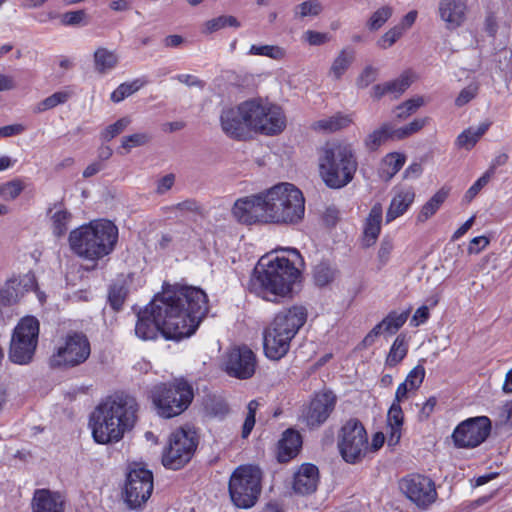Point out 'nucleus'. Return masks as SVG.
Here are the masks:
<instances>
[{
	"label": "nucleus",
	"mask_w": 512,
	"mask_h": 512,
	"mask_svg": "<svg viewBox=\"0 0 512 512\" xmlns=\"http://www.w3.org/2000/svg\"><path fill=\"white\" fill-rule=\"evenodd\" d=\"M208 310V298L202 289L167 287L138 313L135 334L143 340H153L159 333L166 339L180 340L196 331Z\"/></svg>",
	"instance_id": "obj_1"
},
{
	"label": "nucleus",
	"mask_w": 512,
	"mask_h": 512,
	"mask_svg": "<svg viewBox=\"0 0 512 512\" xmlns=\"http://www.w3.org/2000/svg\"><path fill=\"white\" fill-rule=\"evenodd\" d=\"M243 224H296L305 213L302 192L291 183H280L256 195L238 199L232 209Z\"/></svg>",
	"instance_id": "obj_2"
},
{
	"label": "nucleus",
	"mask_w": 512,
	"mask_h": 512,
	"mask_svg": "<svg viewBox=\"0 0 512 512\" xmlns=\"http://www.w3.org/2000/svg\"><path fill=\"white\" fill-rule=\"evenodd\" d=\"M302 265L303 259L296 249L266 254L255 266L248 289L266 301L278 302L291 293Z\"/></svg>",
	"instance_id": "obj_3"
},
{
	"label": "nucleus",
	"mask_w": 512,
	"mask_h": 512,
	"mask_svg": "<svg viewBox=\"0 0 512 512\" xmlns=\"http://www.w3.org/2000/svg\"><path fill=\"white\" fill-rule=\"evenodd\" d=\"M317 154L319 176L327 187L340 189L353 180L358 161L351 143L329 141L318 149Z\"/></svg>",
	"instance_id": "obj_4"
},
{
	"label": "nucleus",
	"mask_w": 512,
	"mask_h": 512,
	"mask_svg": "<svg viewBox=\"0 0 512 512\" xmlns=\"http://www.w3.org/2000/svg\"><path fill=\"white\" fill-rule=\"evenodd\" d=\"M68 240L71 250L77 256L97 262L114 251L118 228L109 220H93L72 230Z\"/></svg>",
	"instance_id": "obj_5"
},
{
	"label": "nucleus",
	"mask_w": 512,
	"mask_h": 512,
	"mask_svg": "<svg viewBox=\"0 0 512 512\" xmlns=\"http://www.w3.org/2000/svg\"><path fill=\"white\" fill-rule=\"evenodd\" d=\"M199 444V435L195 428L184 426L169 436L162 452V464L171 470L183 468L192 459Z\"/></svg>",
	"instance_id": "obj_6"
},
{
	"label": "nucleus",
	"mask_w": 512,
	"mask_h": 512,
	"mask_svg": "<svg viewBox=\"0 0 512 512\" xmlns=\"http://www.w3.org/2000/svg\"><path fill=\"white\" fill-rule=\"evenodd\" d=\"M261 492V471L252 465L239 466L229 480V493L238 508L255 505Z\"/></svg>",
	"instance_id": "obj_7"
},
{
	"label": "nucleus",
	"mask_w": 512,
	"mask_h": 512,
	"mask_svg": "<svg viewBox=\"0 0 512 512\" xmlns=\"http://www.w3.org/2000/svg\"><path fill=\"white\" fill-rule=\"evenodd\" d=\"M151 398L161 416H180L191 404L193 390L184 380L169 386L161 383L153 387Z\"/></svg>",
	"instance_id": "obj_8"
},
{
	"label": "nucleus",
	"mask_w": 512,
	"mask_h": 512,
	"mask_svg": "<svg viewBox=\"0 0 512 512\" xmlns=\"http://www.w3.org/2000/svg\"><path fill=\"white\" fill-rule=\"evenodd\" d=\"M90 354L88 337L82 332H69L55 347L49 365L52 368L72 369L85 363Z\"/></svg>",
	"instance_id": "obj_9"
},
{
	"label": "nucleus",
	"mask_w": 512,
	"mask_h": 512,
	"mask_svg": "<svg viewBox=\"0 0 512 512\" xmlns=\"http://www.w3.org/2000/svg\"><path fill=\"white\" fill-rule=\"evenodd\" d=\"M337 448L342 459L348 464H357L369 455L368 433L364 425L350 418L337 434Z\"/></svg>",
	"instance_id": "obj_10"
},
{
	"label": "nucleus",
	"mask_w": 512,
	"mask_h": 512,
	"mask_svg": "<svg viewBox=\"0 0 512 512\" xmlns=\"http://www.w3.org/2000/svg\"><path fill=\"white\" fill-rule=\"evenodd\" d=\"M39 335V322L35 317L21 319L15 327L9 349V358L20 365L28 364L35 353Z\"/></svg>",
	"instance_id": "obj_11"
},
{
	"label": "nucleus",
	"mask_w": 512,
	"mask_h": 512,
	"mask_svg": "<svg viewBox=\"0 0 512 512\" xmlns=\"http://www.w3.org/2000/svg\"><path fill=\"white\" fill-rule=\"evenodd\" d=\"M259 112L253 108V100L244 101L236 107H227L221 111L220 124L222 131L230 138L241 140L252 129L253 117Z\"/></svg>",
	"instance_id": "obj_12"
},
{
	"label": "nucleus",
	"mask_w": 512,
	"mask_h": 512,
	"mask_svg": "<svg viewBox=\"0 0 512 512\" xmlns=\"http://www.w3.org/2000/svg\"><path fill=\"white\" fill-rule=\"evenodd\" d=\"M153 491L152 472L140 464H133L126 477L125 501L132 509L141 507L150 498Z\"/></svg>",
	"instance_id": "obj_13"
},
{
	"label": "nucleus",
	"mask_w": 512,
	"mask_h": 512,
	"mask_svg": "<svg viewBox=\"0 0 512 512\" xmlns=\"http://www.w3.org/2000/svg\"><path fill=\"white\" fill-rule=\"evenodd\" d=\"M491 431L490 418H466L454 430V443L460 448H475L483 443Z\"/></svg>",
	"instance_id": "obj_14"
},
{
	"label": "nucleus",
	"mask_w": 512,
	"mask_h": 512,
	"mask_svg": "<svg viewBox=\"0 0 512 512\" xmlns=\"http://www.w3.org/2000/svg\"><path fill=\"white\" fill-rule=\"evenodd\" d=\"M253 108L257 116L252 120V129L264 135H276L286 127V118L279 106L253 99Z\"/></svg>",
	"instance_id": "obj_15"
},
{
	"label": "nucleus",
	"mask_w": 512,
	"mask_h": 512,
	"mask_svg": "<svg viewBox=\"0 0 512 512\" xmlns=\"http://www.w3.org/2000/svg\"><path fill=\"white\" fill-rule=\"evenodd\" d=\"M400 488L421 509L428 508L437 498L435 483L427 476L409 475L401 480Z\"/></svg>",
	"instance_id": "obj_16"
},
{
	"label": "nucleus",
	"mask_w": 512,
	"mask_h": 512,
	"mask_svg": "<svg viewBox=\"0 0 512 512\" xmlns=\"http://www.w3.org/2000/svg\"><path fill=\"white\" fill-rule=\"evenodd\" d=\"M256 368V356L247 346L233 347L226 356L225 371L229 376L248 379Z\"/></svg>",
	"instance_id": "obj_17"
},
{
	"label": "nucleus",
	"mask_w": 512,
	"mask_h": 512,
	"mask_svg": "<svg viewBox=\"0 0 512 512\" xmlns=\"http://www.w3.org/2000/svg\"><path fill=\"white\" fill-rule=\"evenodd\" d=\"M138 411L139 405L133 396L116 393L103 399L91 416H136Z\"/></svg>",
	"instance_id": "obj_18"
},
{
	"label": "nucleus",
	"mask_w": 512,
	"mask_h": 512,
	"mask_svg": "<svg viewBox=\"0 0 512 512\" xmlns=\"http://www.w3.org/2000/svg\"><path fill=\"white\" fill-rule=\"evenodd\" d=\"M89 426L94 440L100 444L120 440L125 430L123 418H90Z\"/></svg>",
	"instance_id": "obj_19"
},
{
	"label": "nucleus",
	"mask_w": 512,
	"mask_h": 512,
	"mask_svg": "<svg viewBox=\"0 0 512 512\" xmlns=\"http://www.w3.org/2000/svg\"><path fill=\"white\" fill-rule=\"evenodd\" d=\"M292 339L293 337L270 324L263 334L265 355L272 360L281 359L289 351Z\"/></svg>",
	"instance_id": "obj_20"
},
{
	"label": "nucleus",
	"mask_w": 512,
	"mask_h": 512,
	"mask_svg": "<svg viewBox=\"0 0 512 512\" xmlns=\"http://www.w3.org/2000/svg\"><path fill=\"white\" fill-rule=\"evenodd\" d=\"M467 0H439L438 15L448 30L462 26L467 18Z\"/></svg>",
	"instance_id": "obj_21"
},
{
	"label": "nucleus",
	"mask_w": 512,
	"mask_h": 512,
	"mask_svg": "<svg viewBox=\"0 0 512 512\" xmlns=\"http://www.w3.org/2000/svg\"><path fill=\"white\" fill-rule=\"evenodd\" d=\"M306 320V309L302 306H293L280 311L271 324L294 338L299 329L305 324Z\"/></svg>",
	"instance_id": "obj_22"
},
{
	"label": "nucleus",
	"mask_w": 512,
	"mask_h": 512,
	"mask_svg": "<svg viewBox=\"0 0 512 512\" xmlns=\"http://www.w3.org/2000/svg\"><path fill=\"white\" fill-rule=\"evenodd\" d=\"M319 482L318 468L313 464H303L294 475L293 489L301 495L316 491Z\"/></svg>",
	"instance_id": "obj_23"
},
{
	"label": "nucleus",
	"mask_w": 512,
	"mask_h": 512,
	"mask_svg": "<svg viewBox=\"0 0 512 512\" xmlns=\"http://www.w3.org/2000/svg\"><path fill=\"white\" fill-rule=\"evenodd\" d=\"M302 447L300 433L292 428L283 432L278 442L277 460L281 463L289 462L297 456Z\"/></svg>",
	"instance_id": "obj_24"
},
{
	"label": "nucleus",
	"mask_w": 512,
	"mask_h": 512,
	"mask_svg": "<svg viewBox=\"0 0 512 512\" xmlns=\"http://www.w3.org/2000/svg\"><path fill=\"white\" fill-rule=\"evenodd\" d=\"M64 501L59 493L37 489L32 499L33 512H63Z\"/></svg>",
	"instance_id": "obj_25"
},
{
	"label": "nucleus",
	"mask_w": 512,
	"mask_h": 512,
	"mask_svg": "<svg viewBox=\"0 0 512 512\" xmlns=\"http://www.w3.org/2000/svg\"><path fill=\"white\" fill-rule=\"evenodd\" d=\"M34 285V278L26 276L22 281L17 279L8 280L0 289V304L9 306L17 303L23 295L22 288Z\"/></svg>",
	"instance_id": "obj_26"
},
{
	"label": "nucleus",
	"mask_w": 512,
	"mask_h": 512,
	"mask_svg": "<svg viewBox=\"0 0 512 512\" xmlns=\"http://www.w3.org/2000/svg\"><path fill=\"white\" fill-rule=\"evenodd\" d=\"M94 70L105 75L114 70L119 64V56L114 50L106 47H98L93 54Z\"/></svg>",
	"instance_id": "obj_27"
},
{
	"label": "nucleus",
	"mask_w": 512,
	"mask_h": 512,
	"mask_svg": "<svg viewBox=\"0 0 512 512\" xmlns=\"http://www.w3.org/2000/svg\"><path fill=\"white\" fill-rule=\"evenodd\" d=\"M415 193L412 189L402 190L391 200L386 213V221L391 222L403 215L414 202Z\"/></svg>",
	"instance_id": "obj_28"
},
{
	"label": "nucleus",
	"mask_w": 512,
	"mask_h": 512,
	"mask_svg": "<svg viewBox=\"0 0 512 512\" xmlns=\"http://www.w3.org/2000/svg\"><path fill=\"white\" fill-rule=\"evenodd\" d=\"M336 401V395L331 391L317 393L310 403V416H329Z\"/></svg>",
	"instance_id": "obj_29"
},
{
	"label": "nucleus",
	"mask_w": 512,
	"mask_h": 512,
	"mask_svg": "<svg viewBox=\"0 0 512 512\" xmlns=\"http://www.w3.org/2000/svg\"><path fill=\"white\" fill-rule=\"evenodd\" d=\"M382 220V206L377 203L375 204L366 219V225L364 229V241L366 246H370L375 243L381 230Z\"/></svg>",
	"instance_id": "obj_30"
},
{
	"label": "nucleus",
	"mask_w": 512,
	"mask_h": 512,
	"mask_svg": "<svg viewBox=\"0 0 512 512\" xmlns=\"http://www.w3.org/2000/svg\"><path fill=\"white\" fill-rule=\"evenodd\" d=\"M491 123L483 122L478 127H469L461 132L456 140L455 145L457 148L471 150L480 138L487 132Z\"/></svg>",
	"instance_id": "obj_31"
},
{
	"label": "nucleus",
	"mask_w": 512,
	"mask_h": 512,
	"mask_svg": "<svg viewBox=\"0 0 512 512\" xmlns=\"http://www.w3.org/2000/svg\"><path fill=\"white\" fill-rule=\"evenodd\" d=\"M394 132L395 128L390 123H384L367 135L364 145L369 151H375L389 139H396Z\"/></svg>",
	"instance_id": "obj_32"
},
{
	"label": "nucleus",
	"mask_w": 512,
	"mask_h": 512,
	"mask_svg": "<svg viewBox=\"0 0 512 512\" xmlns=\"http://www.w3.org/2000/svg\"><path fill=\"white\" fill-rule=\"evenodd\" d=\"M351 122L352 120L348 115L337 113L315 121L311 127L315 131L332 133L349 126Z\"/></svg>",
	"instance_id": "obj_33"
},
{
	"label": "nucleus",
	"mask_w": 512,
	"mask_h": 512,
	"mask_svg": "<svg viewBox=\"0 0 512 512\" xmlns=\"http://www.w3.org/2000/svg\"><path fill=\"white\" fill-rule=\"evenodd\" d=\"M405 163L404 155L400 153H389L381 161L378 174L384 181H389L398 173Z\"/></svg>",
	"instance_id": "obj_34"
},
{
	"label": "nucleus",
	"mask_w": 512,
	"mask_h": 512,
	"mask_svg": "<svg viewBox=\"0 0 512 512\" xmlns=\"http://www.w3.org/2000/svg\"><path fill=\"white\" fill-rule=\"evenodd\" d=\"M449 194V190L441 188L438 190L421 208L417 216L419 222H425L432 217L445 202Z\"/></svg>",
	"instance_id": "obj_35"
},
{
	"label": "nucleus",
	"mask_w": 512,
	"mask_h": 512,
	"mask_svg": "<svg viewBox=\"0 0 512 512\" xmlns=\"http://www.w3.org/2000/svg\"><path fill=\"white\" fill-rule=\"evenodd\" d=\"M354 57V51L351 49H343L340 51L330 67V74L334 79L338 80L342 77L352 64Z\"/></svg>",
	"instance_id": "obj_36"
},
{
	"label": "nucleus",
	"mask_w": 512,
	"mask_h": 512,
	"mask_svg": "<svg viewBox=\"0 0 512 512\" xmlns=\"http://www.w3.org/2000/svg\"><path fill=\"white\" fill-rule=\"evenodd\" d=\"M408 344L406 337L400 334L394 340L386 358V364L390 367L398 365L407 355Z\"/></svg>",
	"instance_id": "obj_37"
},
{
	"label": "nucleus",
	"mask_w": 512,
	"mask_h": 512,
	"mask_svg": "<svg viewBox=\"0 0 512 512\" xmlns=\"http://www.w3.org/2000/svg\"><path fill=\"white\" fill-rule=\"evenodd\" d=\"M73 94V91L69 89L57 91L40 101L35 107V112L42 113L46 110L53 109L60 104H64L73 96Z\"/></svg>",
	"instance_id": "obj_38"
},
{
	"label": "nucleus",
	"mask_w": 512,
	"mask_h": 512,
	"mask_svg": "<svg viewBox=\"0 0 512 512\" xmlns=\"http://www.w3.org/2000/svg\"><path fill=\"white\" fill-rule=\"evenodd\" d=\"M225 27H240V22L236 17L231 15H222L206 21L203 25L202 32L204 34H211Z\"/></svg>",
	"instance_id": "obj_39"
},
{
	"label": "nucleus",
	"mask_w": 512,
	"mask_h": 512,
	"mask_svg": "<svg viewBox=\"0 0 512 512\" xmlns=\"http://www.w3.org/2000/svg\"><path fill=\"white\" fill-rule=\"evenodd\" d=\"M146 84V81L135 79L132 82H125L120 84L111 94V101L119 103L128 96L137 92L141 87Z\"/></svg>",
	"instance_id": "obj_40"
},
{
	"label": "nucleus",
	"mask_w": 512,
	"mask_h": 512,
	"mask_svg": "<svg viewBox=\"0 0 512 512\" xmlns=\"http://www.w3.org/2000/svg\"><path fill=\"white\" fill-rule=\"evenodd\" d=\"M336 276V269L328 262H321L314 267L313 278L317 286L323 287L331 283Z\"/></svg>",
	"instance_id": "obj_41"
},
{
	"label": "nucleus",
	"mask_w": 512,
	"mask_h": 512,
	"mask_svg": "<svg viewBox=\"0 0 512 512\" xmlns=\"http://www.w3.org/2000/svg\"><path fill=\"white\" fill-rule=\"evenodd\" d=\"M323 11V6L319 0H307L293 9L294 17L296 19H303L305 17H316Z\"/></svg>",
	"instance_id": "obj_42"
},
{
	"label": "nucleus",
	"mask_w": 512,
	"mask_h": 512,
	"mask_svg": "<svg viewBox=\"0 0 512 512\" xmlns=\"http://www.w3.org/2000/svg\"><path fill=\"white\" fill-rule=\"evenodd\" d=\"M250 55L265 56L273 60H282L286 56V50L277 45H252Z\"/></svg>",
	"instance_id": "obj_43"
},
{
	"label": "nucleus",
	"mask_w": 512,
	"mask_h": 512,
	"mask_svg": "<svg viewBox=\"0 0 512 512\" xmlns=\"http://www.w3.org/2000/svg\"><path fill=\"white\" fill-rule=\"evenodd\" d=\"M394 9L389 5H384L372 13L367 21V28L370 31L379 30L393 15Z\"/></svg>",
	"instance_id": "obj_44"
},
{
	"label": "nucleus",
	"mask_w": 512,
	"mask_h": 512,
	"mask_svg": "<svg viewBox=\"0 0 512 512\" xmlns=\"http://www.w3.org/2000/svg\"><path fill=\"white\" fill-rule=\"evenodd\" d=\"M71 217V213L65 209H60L54 212L51 216V221L53 234L55 236L62 237L67 232Z\"/></svg>",
	"instance_id": "obj_45"
},
{
	"label": "nucleus",
	"mask_w": 512,
	"mask_h": 512,
	"mask_svg": "<svg viewBox=\"0 0 512 512\" xmlns=\"http://www.w3.org/2000/svg\"><path fill=\"white\" fill-rule=\"evenodd\" d=\"M409 312L404 311L397 313L395 311L390 312L383 320L384 332L388 334H395L407 321Z\"/></svg>",
	"instance_id": "obj_46"
},
{
	"label": "nucleus",
	"mask_w": 512,
	"mask_h": 512,
	"mask_svg": "<svg viewBox=\"0 0 512 512\" xmlns=\"http://www.w3.org/2000/svg\"><path fill=\"white\" fill-rule=\"evenodd\" d=\"M423 103L424 101L421 97L409 99L396 107L395 117L399 120H404L415 113L417 109L423 105Z\"/></svg>",
	"instance_id": "obj_47"
},
{
	"label": "nucleus",
	"mask_w": 512,
	"mask_h": 512,
	"mask_svg": "<svg viewBox=\"0 0 512 512\" xmlns=\"http://www.w3.org/2000/svg\"><path fill=\"white\" fill-rule=\"evenodd\" d=\"M151 141V135L146 132L134 133L124 136L121 140V148L129 152L132 148L140 147Z\"/></svg>",
	"instance_id": "obj_48"
},
{
	"label": "nucleus",
	"mask_w": 512,
	"mask_h": 512,
	"mask_svg": "<svg viewBox=\"0 0 512 512\" xmlns=\"http://www.w3.org/2000/svg\"><path fill=\"white\" fill-rule=\"evenodd\" d=\"M428 120V118L414 119L409 124L395 129L396 139L401 140L417 133L427 124Z\"/></svg>",
	"instance_id": "obj_49"
},
{
	"label": "nucleus",
	"mask_w": 512,
	"mask_h": 512,
	"mask_svg": "<svg viewBox=\"0 0 512 512\" xmlns=\"http://www.w3.org/2000/svg\"><path fill=\"white\" fill-rule=\"evenodd\" d=\"M404 32V25H396L381 36L377 45L382 49H387L396 43V41L402 37Z\"/></svg>",
	"instance_id": "obj_50"
},
{
	"label": "nucleus",
	"mask_w": 512,
	"mask_h": 512,
	"mask_svg": "<svg viewBox=\"0 0 512 512\" xmlns=\"http://www.w3.org/2000/svg\"><path fill=\"white\" fill-rule=\"evenodd\" d=\"M412 80L409 73L405 72L399 78L387 82L389 86V93L393 94L395 98L403 94L411 85Z\"/></svg>",
	"instance_id": "obj_51"
},
{
	"label": "nucleus",
	"mask_w": 512,
	"mask_h": 512,
	"mask_svg": "<svg viewBox=\"0 0 512 512\" xmlns=\"http://www.w3.org/2000/svg\"><path fill=\"white\" fill-rule=\"evenodd\" d=\"M131 123L130 117H122L115 123L109 125L103 132L102 138L105 141H110L115 136L121 134Z\"/></svg>",
	"instance_id": "obj_52"
},
{
	"label": "nucleus",
	"mask_w": 512,
	"mask_h": 512,
	"mask_svg": "<svg viewBox=\"0 0 512 512\" xmlns=\"http://www.w3.org/2000/svg\"><path fill=\"white\" fill-rule=\"evenodd\" d=\"M126 297V289L122 285L111 286L108 294L109 303L114 310H120Z\"/></svg>",
	"instance_id": "obj_53"
},
{
	"label": "nucleus",
	"mask_w": 512,
	"mask_h": 512,
	"mask_svg": "<svg viewBox=\"0 0 512 512\" xmlns=\"http://www.w3.org/2000/svg\"><path fill=\"white\" fill-rule=\"evenodd\" d=\"M403 425V418H388V429H389V437H388V445L394 446L398 444L401 438V427Z\"/></svg>",
	"instance_id": "obj_54"
},
{
	"label": "nucleus",
	"mask_w": 512,
	"mask_h": 512,
	"mask_svg": "<svg viewBox=\"0 0 512 512\" xmlns=\"http://www.w3.org/2000/svg\"><path fill=\"white\" fill-rule=\"evenodd\" d=\"M479 86L477 83H471L467 87L463 88L458 97L455 99V105L462 107L470 102L478 94Z\"/></svg>",
	"instance_id": "obj_55"
},
{
	"label": "nucleus",
	"mask_w": 512,
	"mask_h": 512,
	"mask_svg": "<svg viewBox=\"0 0 512 512\" xmlns=\"http://www.w3.org/2000/svg\"><path fill=\"white\" fill-rule=\"evenodd\" d=\"M425 377V368L419 364L407 375L405 382L409 384L410 390H415L422 384Z\"/></svg>",
	"instance_id": "obj_56"
},
{
	"label": "nucleus",
	"mask_w": 512,
	"mask_h": 512,
	"mask_svg": "<svg viewBox=\"0 0 512 512\" xmlns=\"http://www.w3.org/2000/svg\"><path fill=\"white\" fill-rule=\"evenodd\" d=\"M24 186L20 180H12L4 183V199L14 200L23 191Z\"/></svg>",
	"instance_id": "obj_57"
},
{
	"label": "nucleus",
	"mask_w": 512,
	"mask_h": 512,
	"mask_svg": "<svg viewBox=\"0 0 512 512\" xmlns=\"http://www.w3.org/2000/svg\"><path fill=\"white\" fill-rule=\"evenodd\" d=\"M377 78V69L372 66H367L357 78V86L359 88H366L373 83Z\"/></svg>",
	"instance_id": "obj_58"
},
{
	"label": "nucleus",
	"mask_w": 512,
	"mask_h": 512,
	"mask_svg": "<svg viewBox=\"0 0 512 512\" xmlns=\"http://www.w3.org/2000/svg\"><path fill=\"white\" fill-rule=\"evenodd\" d=\"M303 39L312 46H318L326 43L329 37L326 33H321L314 30H307L303 34Z\"/></svg>",
	"instance_id": "obj_59"
},
{
	"label": "nucleus",
	"mask_w": 512,
	"mask_h": 512,
	"mask_svg": "<svg viewBox=\"0 0 512 512\" xmlns=\"http://www.w3.org/2000/svg\"><path fill=\"white\" fill-rule=\"evenodd\" d=\"M86 14L83 10L69 11L62 15V24L66 26L79 25L85 18Z\"/></svg>",
	"instance_id": "obj_60"
},
{
	"label": "nucleus",
	"mask_w": 512,
	"mask_h": 512,
	"mask_svg": "<svg viewBox=\"0 0 512 512\" xmlns=\"http://www.w3.org/2000/svg\"><path fill=\"white\" fill-rule=\"evenodd\" d=\"M490 178V175L488 173H485L483 176H481L466 192L465 198L467 200H472L479 191L488 183Z\"/></svg>",
	"instance_id": "obj_61"
},
{
	"label": "nucleus",
	"mask_w": 512,
	"mask_h": 512,
	"mask_svg": "<svg viewBox=\"0 0 512 512\" xmlns=\"http://www.w3.org/2000/svg\"><path fill=\"white\" fill-rule=\"evenodd\" d=\"M392 250H393L392 241L384 239L381 242V245H380V248L378 251V258L383 264H385L388 261Z\"/></svg>",
	"instance_id": "obj_62"
},
{
	"label": "nucleus",
	"mask_w": 512,
	"mask_h": 512,
	"mask_svg": "<svg viewBox=\"0 0 512 512\" xmlns=\"http://www.w3.org/2000/svg\"><path fill=\"white\" fill-rule=\"evenodd\" d=\"M175 208L179 211L201 213V206L193 199H187L178 203Z\"/></svg>",
	"instance_id": "obj_63"
},
{
	"label": "nucleus",
	"mask_w": 512,
	"mask_h": 512,
	"mask_svg": "<svg viewBox=\"0 0 512 512\" xmlns=\"http://www.w3.org/2000/svg\"><path fill=\"white\" fill-rule=\"evenodd\" d=\"M489 244V239L485 236H478L470 241L468 247L469 253H478Z\"/></svg>",
	"instance_id": "obj_64"
}]
</instances>
